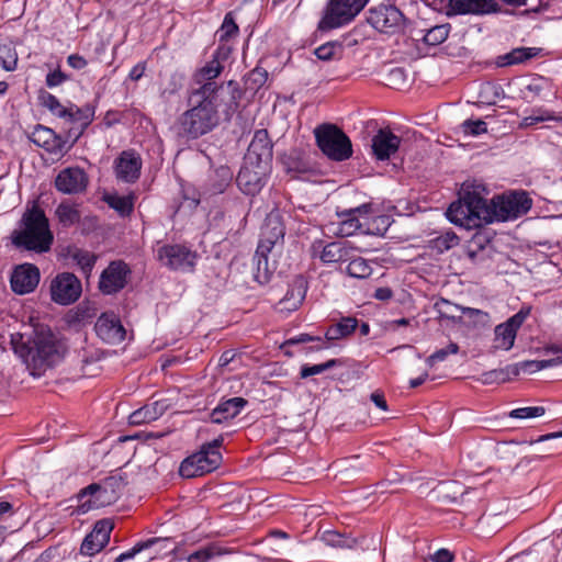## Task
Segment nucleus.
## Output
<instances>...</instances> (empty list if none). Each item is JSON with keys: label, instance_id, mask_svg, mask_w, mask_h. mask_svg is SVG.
Wrapping results in <instances>:
<instances>
[{"label": "nucleus", "instance_id": "13d9d810", "mask_svg": "<svg viewBox=\"0 0 562 562\" xmlns=\"http://www.w3.org/2000/svg\"><path fill=\"white\" fill-rule=\"evenodd\" d=\"M156 542L155 539H150L144 542L136 543L132 549L122 552L119 554L115 559V562H124L126 560L133 559L137 553L142 552L143 550L149 548Z\"/></svg>", "mask_w": 562, "mask_h": 562}, {"label": "nucleus", "instance_id": "0eeeda50", "mask_svg": "<svg viewBox=\"0 0 562 562\" xmlns=\"http://www.w3.org/2000/svg\"><path fill=\"white\" fill-rule=\"evenodd\" d=\"M316 144L322 153L331 160L344 161L351 157L350 138L335 124L324 123L315 127Z\"/></svg>", "mask_w": 562, "mask_h": 562}, {"label": "nucleus", "instance_id": "338daca9", "mask_svg": "<svg viewBox=\"0 0 562 562\" xmlns=\"http://www.w3.org/2000/svg\"><path fill=\"white\" fill-rule=\"evenodd\" d=\"M67 64L74 69L81 70L88 65V61L79 54H71L67 57Z\"/></svg>", "mask_w": 562, "mask_h": 562}, {"label": "nucleus", "instance_id": "69168bd1", "mask_svg": "<svg viewBox=\"0 0 562 562\" xmlns=\"http://www.w3.org/2000/svg\"><path fill=\"white\" fill-rule=\"evenodd\" d=\"M430 559L432 562H452L454 554L450 550L441 548L437 550Z\"/></svg>", "mask_w": 562, "mask_h": 562}, {"label": "nucleus", "instance_id": "c85d7f7f", "mask_svg": "<svg viewBox=\"0 0 562 562\" xmlns=\"http://www.w3.org/2000/svg\"><path fill=\"white\" fill-rule=\"evenodd\" d=\"M546 353H557V358H546L542 360H527L519 363L512 364V373L513 376L519 375L522 373H535L537 371L562 366V348L558 346H550L544 349Z\"/></svg>", "mask_w": 562, "mask_h": 562}, {"label": "nucleus", "instance_id": "3c124183", "mask_svg": "<svg viewBox=\"0 0 562 562\" xmlns=\"http://www.w3.org/2000/svg\"><path fill=\"white\" fill-rule=\"evenodd\" d=\"M18 54L15 49L8 43L0 42V65L7 71H12L16 68Z\"/></svg>", "mask_w": 562, "mask_h": 562}, {"label": "nucleus", "instance_id": "2f4dec72", "mask_svg": "<svg viewBox=\"0 0 562 562\" xmlns=\"http://www.w3.org/2000/svg\"><path fill=\"white\" fill-rule=\"evenodd\" d=\"M449 4L459 14H487L498 10L495 0H449Z\"/></svg>", "mask_w": 562, "mask_h": 562}, {"label": "nucleus", "instance_id": "f257e3e1", "mask_svg": "<svg viewBox=\"0 0 562 562\" xmlns=\"http://www.w3.org/2000/svg\"><path fill=\"white\" fill-rule=\"evenodd\" d=\"M11 344L15 355L30 368L42 371L54 367L64 358L67 347L47 326L37 325L32 334H12Z\"/></svg>", "mask_w": 562, "mask_h": 562}, {"label": "nucleus", "instance_id": "9b49d317", "mask_svg": "<svg viewBox=\"0 0 562 562\" xmlns=\"http://www.w3.org/2000/svg\"><path fill=\"white\" fill-rule=\"evenodd\" d=\"M285 228L278 214H269L261 228L260 239L257 246L259 255L271 254L278 257L283 247Z\"/></svg>", "mask_w": 562, "mask_h": 562}, {"label": "nucleus", "instance_id": "49530a36", "mask_svg": "<svg viewBox=\"0 0 562 562\" xmlns=\"http://www.w3.org/2000/svg\"><path fill=\"white\" fill-rule=\"evenodd\" d=\"M391 225V218L387 215H379L372 218L367 215L366 234L383 236Z\"/></svg>", "mask_w": 562, "mask_h": 562}, {"label": "nucleus", "instance_id": "4c0bfd02", "mask_svg": "<svg viewBox=\"0 0 562 562\" xmlns=\"http://www.w3.org/2000/svg\"><path fill=\"white\" fill-rule=\"evenodd\" d=\"M358 326L355 317H341L339 322L329 326L325 333L328 340H338L351 335Z\"/></svg>", "mask_w": 562, "mask_h": 562}, {"label": "nucleus", "instance_id": "423d86ee", "mask_svg": "<svg viewBox=\"0 0 562 562\" xmlns=\"http://www.w3.org/2000/svg\"><path fill=\"white\" fill-rule=\"evenodd\" d=\"M223 438L218 437L211 442L201 446L200 450L187 457L179 467L182 477L191 479L201 476L216 470L222 462L220 447Z\"/></svg>", "mask_w": 562, "mask_h": 562}, {"label": "nucleus", "instance_id": "a19ab883", "mask_svg": "<svg viewBox=\"0 0 562 562\" xmlns=\"http://www.w3.org/2000/svg\"><path fill=\"white\" fill-rule=\"evenodd\" d=\"M346 267L348 276L356 279H366L372 274V268L369 261L362 257H356L355 251L351 252V259Z\"/></svg>", "mask_w": 562, "mask_h": 562}, {"label": "nucleus", "instance_id": "e2e57ef3", "mask_svg": "<svg viewBox=\"0 0 562 562\" xmlns=\"http://www.w3.org/2000/svg\"><path fill=\"white\" fill-rule=\"evenodd\" d=\"M463 313L472 318L476 324L486 326L490 323V315L486 312H483L481 310L467 307L463 310Z\"/></svg>", "mask_w": 562, "mask_h": 562}, {"label": "nucleus", "instance_id": "72a5a7b5", "mask_svg": "<svg viewBox=\"0 0 562 562\" xmlns=\"http://www.w3.org/2000/svg\"><path fill=\"white\" fill-rule=\"evenodd\" d=\"M276 261L277 257H271V254L259 255L256 250L252 268L255 281L261 285L267 284L276 271Z\"/></svg>", "mask_w": 562, "mask_h": 562}, {"label": "nucleus", "instance_id": "774afa93", "mask_svg": "<svg viewBox=\"0 0 562 562\" xmlns=\"http://www.w3.org/2000/svg\"><path fill=\"white\" fill-rule=\"evenodd\" d=\"M211 558V553L205 550H198L189 555L188 562H206Z\"/></svg>", "mask_w": 562, "mask_h": 562}, {"label": "nucleus", "instance_id": "0e129e2a", "mask_svg": "<svg viewBox=\"0 0 562 562\" xmlns=\"http://www.w3.org/2000/svg\"><path fill=\"white\" fill-rule=\"evenodd\" d=\"M336 46L333 43H326L315 49L318 59L329 60L335 55Z\"/></svg>", "mask_w": 562, "mask_h": 562}, {"label": "nucleus", "instance_id": "a18cd8bd", "mask_svg": "<svg viewBox=\"0 0 562 562\" xmlns=\"http://www.w3.org/2000/svg\"><path fill=\"white\" fill-rule=\"evenodd\" d=\"M449 25L448 24H441V25H435L431 29L427 30L426 32L420 31L423 33V41L430 46H436L441 43H443L448 35H449Z\"/></svg>", "mask_w": 562, "mask_h": 562}, {"label": "nucleus", "instance_id": "473e14b6", "mask_svg": "<svg viewBox=\"0 0 562 562\" xmlns=\"http://www.w3.org/2000/svg\"><path fill=\"white\" fill-rule=\"evenodd\" d=\"M247 405L243 397H232L221 402L211 413V420L214 424H222L236 417Z\"/></svg>", "mask_w": 562, "mask_h": 562}, {"label": "nucleus", "instance_id": "9d476101", "mask_svg": "<svg viewBox=\"0 0 562 562\" xmlns=\"http://www.w3.org/2000/svg\"><path fill=\"white\" fill-rule=\"evenodd\" d=\"M368 23L376 31L385 34H395L404 31L406 19L395 5H379L368 12Z\"/></svg>", "mask_w": 562, "mask_h": 562}, {"label": "nucleus", "instance_id": "ea45409f", "mask_svg": "<svg viewBox=\"0 0 562 562\" xmlns=\"http://www.w3.org/2000/svg\"><path fill=\"white\" fill-rule=\"evenodd\" d=\"M527 91L532 94V99L538 98L543 101H551L557 98L555 92L551 90L550 81L543 77L533 79L527 86Z\"/></svg>", "mask_w": 562, "mask_h": 562}, {"label": "nucleus", "instance_id": "4be33fe9", "mask_svg": "<svg viewBox=\"0 0 562 562\" xmlns=\"http://www.w3.org/2000/svg\"><path fill=\"white\" fill-rule=\"evenodd\" d=\"M244 160L248 164L271 166L272 145L269 140L267 131L259 130L255 133Z\"/></svg>", "mask_w": 562, "mask_h": 562}, {"label": "nucleus", "instance_id": "1a4fd4ad", "mask_svg": "<svg viewBox=\"0 0 562 562\" xmlns=\"http://www.w3.org/2000/svg\"><path fill=\"white\" fill-rule=\"evenodd\" d=\"M531 207V200L526 192H513L495 196L487 202L491 214L490 223L494 221H510L526 214Z\"/></svg>", "mask_w": 562, "mask_h": 562}, {"label": "nucleus", "instance_id": "680f3d73", "mask_svg": "<svg viewBox=\"0 0 562 562\" xmlns=\"http://www.w3.org/2000/svg\"><path fill=\"white\" fill-rule=\"evenodd\" d=\"M69 77L64 74L60 69H56L46 75L45 83L48 88H56L67 81Z\"/></svg>", "mask_w": 562, "mask_h": 562}, {"label": "nucleus", "instance_id": "c9c22d12", "mask_svg": "<svg viewBox=\"0 0 562 562\" xmlns=\"http://www.w3.org/2000/svg\"><path fill=\"white\" fill-rule=\"evenodd\" d=\"M540 48L537 47H517L507 54L497 57L499 67L521 64L539 55Z\"/></svg>", "mask_w": 562, "mask_h": 562}, {"label": "nucleus", "instance_id": "58836bf2", "mask_svg": "<svg viewBox=\"0 0 562 562\" xmlns=\"http://www.w3.org/2000/svg\"><path fill=\"white\" fill-rule=\"evenodd\" d=\"M67 258L80 267L85 274H89L97 261V257L88 250L78 247L67 248Z\"/></svg>", "mask_w": 562, "mask_h": 562}, {"label": "nucleus", "instance_id": "c756f323", "mask_svg": "<svg viewBox=\"0 0 562 562\" xmlns=\"http://www.w3.org/2000/svg\"><path fill=\"white\" fill-rule=\"evenodd\" d=\"M95 108L91 104H86L81 108L70 104L64 121L72 124L74 127L70 132L75 135V140L82 135L85 130L92 123L94 119Z\"/></svg>", "mask_w": 562, "mask_h": 562}, {"label": "nucleus", "instance_id": "a878e982", "mask_svg": "<svg viewBox=\"0 0 562 562\" xmlns=\"http://www.w3.org/2000/svg\"><path fill=\"white\" fill-rule=\"evenodd\" d=\"M40 282V270L31 263L16 267L11 276V288L18 294L32 292Z\"/></svg>", "mask_w": 562, "mask_h": 562}, {"label": "nucleus", "instance_id": "cd10ccee", "mask_svg": "<svg viewBox=\"0 0 562 562\" xmlns=\"http://www.w3.org/2000/svg\"><path fill=\"white\" fill-rule=\"evenodd\" d=\"M401 145V138L390 130L381 128L372 138V153L378 160H387L394 156Z\"/></svg>", "mask_w": 562, "mask_h": 562}, {"label": "nucleus", "instance_id": "4d7b16f0", "mask_svg": "<svg viewBox=\"0 0 562 562\" xmlns=\"http://www.w3.org/2000/svg\"><path fill=\"white\" fill-rule=\"evenodd\" d=\"M461 130L464 135L479 136L487 132L486 123L482 120H465L461 124Z\"/></svg>", "mask_w": 562, "mask_h": 562}, {"label": "nucleus", "instance_id": "8fccbe9b", "mask_svg": "<svg viewBox=\"0 0 562 562\" xmlns=\"http://www.w3.org/2000/svg\"><path fill=\"white\" fill-rule=\"evenodd\" d=\"M323 541L330 547L351 549L356 546V540L346 537L337 531L328 530L322 536Z\"/></svg>", "mask_w": 562, "mask_h": 562}, {"label": "nucleus", "instance_id": "052dcab7", "mask_svg": "<svg viewBox=\"0 0 562 562\" xmlns=\"http://www.w3.org/2000/svg\"><path fill=\"white\" fill-rule=\"evenodd\" d=\"M555 120V116L551 113H549L548 111H543L540 115H530V116H526L521 120L520 122V127H530L532 125H536L538 123H541V122H546V121H553Z\"/></svg>", "mask_w": 562, "mask_h": 562}, {"label": "nucleus", "instance_id": "c03bdc74", "mask_svg": "<svg viewBox=\"0 0 562 562\" xmlns=\"http://www.w3.org/2000/svg\"><path fill=\"white\" fill-rule=\"evenodd\" d=\"M38 100L53 115L63 120L66 117L68 106L63 105L54 94L47 91H40Z\"/></svg>", "mask_w": 562, "mask_h": 562}, {"label": "nucleus", "instance_id": "b1692460", "mask_svg": "<svg viewBox=\"0 0 562 562\" xmlns=\"http://www.w3.org/2000/svg\"><path fill=\"white\" fill-rule=\"evenodd\" d=\"M558 550L553 540L542 539L528 550L513 557L508 562H554Z\"/></svg>", "mask_w": 562, "mask_h": 562}, {"label": "nucleus", "instance_id": "aec40b11", "mask_svg": "<svg viewBox=\"0 0 562 562\" xmlns=\"http://www.w3.org/2000/svg\"><path fill=\"white\" fill-rule=\"evenodd\" d=\"M88 183L87 173L79 167L65 168L55 179V188L64 194L81 193L87 189Z\"/></svg>", "mask_w": 562, "mask_h": 562}, {"label": "nucleus", "instance_id": "412c9836", "mask_svg": "<svg viewBox=\"0 0 562 562\" xmlns=\"http://www.w3.org/2000/svg\"><path fill=\"white\" fill-rule=\"evenodd\" d=\"M113 529V524L109 519L99 520L93 530L83 539L80 552L83 555L92 557L100 552L105 544L110 541V535Z\"/></svg>", "mask_w": 562, "mask_h": 562}, {"label": "nucleus", "instance_id": "6e6d98bb", "mask_svg": "<svg viewBox=\"0 0 562 562\" xmlns=\"http://www.w3.org/2000/svg\"><path fill=\"white\" fill-rule=\"evenodd\" d=\"M459 351V346L454 342H450L446 348H441L430 355L426 362L429 367L435 366L437 362H442L449 355H456Z\"/></svg>", "mask_w": 562, "mask_h": 562}, {"label": "nucleus", "instance_id": "4468645a", "mask_svg": "<svg viewBox=\"0 0 562 562\" xmlns=\"http://www.w3.org/2000/svg\"><path fill=\"white\" fill-rule=\"evenodd\" d=\"M81 291L80 280L70 272L57 274L50 283L52 300L60 305H69L76 302Z\"/></svg>", "mask_w": 562, "mask_h": 562}, {"label": "nucleus", "instance_id": "5fc2aeb1", "mask_svg": "<svg viewBox=\"0 0 562 562\" xmlns=\"http://www.w3.org/2000/svg\"><path fill=\"white\" fill-rule=\"evenodd\" d=\"M546 408L543 406L519 407L509 412V417L518 419L537 418L543 416Z\"/></svg>", "mask_w": 562, "mask_h": 562}, {"label": "nucleus", "instance_id": "6e6552de", "mask_svg": "<svg viewBox=\"0 0 562 562\" xmlns=\"http://www.w3.org/2000/svg\"><path fill=\"white\" fill-rule=\"evenodd\" d=\"M369 0H328L317 29L322 32L346 26L363 10Z\"/></svg>", "mask_w": 562, "mask_h": 562}, {"label": "nucleus", "instance_id": "ddd939ff", "mask_svg": "<svg viewBox=\"0 0 562 562\" xmlns=\"http://www.w3.org/2000/svg\"><path fill=\"white\" fill-rule=\"evenodd\" d=\"M371 212L370 204H361L353 209L337 212L339 222L334 233L341 237H348L356 234H366L367 215Z\"/></svg>", "mask_w": 562, "mask_h": 562}, {"label": "nucleus", "instance_id": "7ed1b4c3", "mask_svg": "<svg viewBox=\"0 0 562 562\" xmlns=\"http://www.w3.org/2000/svg\"><path fill=\"white\" fill-rule=\"evenodd\" d=\"M12 244L19 248L42 254L49 250L54 236L49 229L48 218L34 202L26 207L20 221V227L12 233Z\"/></svg>", "mask_w": 562, "mask_h": 562}, {"label": "nucleus", "instance_id": "79ce46f5", "mask_svg": "<svg viewBox=\"0 0 562 562\" xmlns=\"http://www.w3.org/2000/svg\"><path fill=\"white\" fill-rule=\"evenodd\" d=\"M105 202L122 216L130 215L134 209L133 195H108Z\"/></svg>", "mask_w": 562, "mask_h": 562}, {"label": "nucleus", "instance_id": "6ab92c4d", "mask_svg": "<svg viewBox=\"0 0 562 562\" xmlns=\"http://www.w3.org/2000/svg\"><path fill=\"white\" fill-rule=\"evenodd\" d=\"M131 270L124 261H112L101 273L100 291L108 295L117 293L126 285Z\"/></svg>", "mask_w": 562, "mask_h": 562}, {"label": "nucleus", "instance_id": "2eb2a0df", "mask_svg": "<svg viewBox=\"0 0 562 562\" xmlns=\"http://www.w3.org/2000/svg\"><path fill=\"white\" fill-rule=\"evenodd\" d=\"M271 166L248 164L244 160L236 179L238 188L248 195L259 193L267 182Z\"/></svg>", "mask_w": 562, "mask_h": 562}, {"label": "nucleus", "instance_id": "39448f33", "mask_svg": "<svg viewBox=\"0 0 562 562\" xmlns=\"http://www.w3.org/2000/svg\"><path fill=\"white\" fill-rule=\"evenodd\" d=\"M223 70V66L220 63L217 56H214L212 60L207 61L203 67L198 69L193 75L194 85L199 86L192 90L193 95H202L201 91L204 87H212V97L221 98V100L227 99L225 102V109L223 113L226 119H231L238 108V101L240 98V91L238 89L231 90L233 81H228L227 86L218 85L214 81Z\"/></svg>", "mask_w": 562, "mask_h": 562}, {"label": "nucleus", "instance_id": "de8ad7c7", "mask_svg": "<svg viewBox=\"0 0 562 562\" xmlns=\"http://www.w3.org/2000/svg\"><path fill=\"white\" fill-rule=\"evenodd\" d=\"M513 376L510 366H507L503 369H495L487 372H484L477 380L482 384H493V383H505L510 380Z\"/></svg>", "mask_w": 562, "mask_h": 562}, {"label": "nucleus", "instance_id": "603ef678", "mask_svg": "<svg viewBox=\"0 0 562 562\" xmlns=\"http://www.w3.org/2000/svg\"><path fill=\"white\" fill-rule=\"evenodd\" d=\"M432 248L445 252L459 244V237L453 232H446L431 240Z\"/></svg>", "mask_w": 562, "mask_h": 562}, {"label": "nucleus", "instance_id": "393cba45", "mask_svg": "<svg viewBox=\"0 0 562 562\" xmlns=\"http://www.w3.org/2000/svg\"><path fill=\"white\" fill-rule=\"evenodd\" d=\"M142 159L133 150H124L114 161V171L119 180L133 183L140 176Z\"/></svg>", "mask_w": 562, "mask_h": 562}, {"label": "nucleus", "instance_id": "20e7f679", "mask_svg": "<svg viewBox=\"0 0 562 562\" xmlns=\"http://www.w3.org/2000/svg\"><path fill=\"white\" fill-rule=\"evenodd\" d=\"M479 189L480 187L462 189L458 201L452 202L446 213L451 223L467 229L490 223L492 213L487 210V200Z\"/></svg>", "mask_w": 562, "mask_h": 562}, {"label": "nucleus", "instance_id": "f3484780", "mask_svg": "<svg viewBox=\"0 0 562 562\" xmlns=\"http://www.w3.org/2000/svg\"><path fill=\"white\" fill-rule=\"evenodd\" d=\"M30 140L36 146L44 148L48 154L58 158L67 154L72 146V143L69 144L52 128L43 125L34 127L33 132L30 134Z\"/></svg>", "mask_w": 562, "mask_h": 562}, {"label": "nucleus", "instance_id": "bf43d9fd", "mask_svg": "<svg viewBox=\"0 0 562 562\" xmlns=\"http://www.w3.org/2000/svg\"><path fill=\"white\" fill-rule=\"evenodd\" d=\"M510 7L528 5L530 11L538 12L548 5V0H501Z\"/></svg>", "mask_w": 562, "mask_h": 562}, {"label": "nucleus", "instance_id": "e433bc0d", "mask_svg": "<svg viewBox=\"0 0 562 562\" xmlns=\"http://www.w3.org/2000/svg\"><path fill=\"white\" fill-rule=\"evenodd\" d=\"M162 406L155 402L153 404H147L136 411H134L128 416V423L131 425H142L146 423L154 422L158 419L162 415Z\"/></svg>", "mask_w": 562, "mask_h": 562}, {"label": "nucleus", "instance_id": "bb28decb", "mask_svg": "<svg viewBox=\"0 0 562 562\" xmlns=\"http://www.w3.org/2000/svg\"><path fill=\"white\" fill-rule=\"evenodd\" d=\"M113 498L109 495L106 487L100 484H90L79 493V512L86 514L91 509L100 508L111 504Z\"/></svg>", "mask_w": 562, "mask_h": 562}, {"label": "nucleus", "instance_id": "f03ea898", "mask_svg": "<svg viewBox=\"0 0 562 562\" xmlns=\"http://www.w3.org/2000/svg\"><path fill=\"white\" fill-rule=\"evenodd\" d=\"M212 87L206 86L202 95H190L192 108L182 113L178 120V135L195 139L211 132L218 123L217 109L225 106V100L212 97ZM225 108H223L224 110Z\"/></svg>", "mask_w": 562, "mask_h": 562}, {"label": "nucleus", "instance_id": "a211bd4d", "mask_svg": "<svg viewBox=\"0 0 562 562\" xmlns=\"http://www.w3.org/2000/svg\"><path fill=\"white\" fill-rule=\"evenodd\" d=\"M311 249L312 256L318 257L326 265L348 261L351 259V252L355 251L349 241L339 240L324 245L321 239L315 240Z\"/></svg>", "mask_w": 562, "mask_h": 562}, {"label": "nucleus", "instance_id": "7c9ffc66", "mask_svg": "<svg viewBox=\"0 0 562 562\" xmlns=\"http://www.w3.org/2000/svg\"><path fill=\"white\" fill-rule=\"evenodd\" d=\"M492 254V243L487 234L475 233L469 240L465 255L472 263H483L490 259Z\"/></svg>", "mask_w": 562, "mask_h": 562}, {"label": "nucleus", "instance_id": "dca6fc26", "mask_svg": "<svg viewBox=\"0 0 562 562\" xmlns=\"http://www.w3.org/2000/svg\"><path fill=\"white\" fill-rule=\"evenodd\" d=\"M530 313L529 308H522L506 322L497 325L494 329V349L508 351L514 347L518 329L521 327Z\"/></svg>", "mask_w": 562, "mask_h": 562}, {"label": "nucleus", "instance_id": "09e8293b", "mask_svg": "<svg viewBox=\"0 0 562 562\" xmlns=\"http://www.w3.org/2000/svg\"><path fill=\"white\" fill-rule=\"evenodd\" d=\"M238 33H239V27L236 24L232 12H228L224 18L220 30L217 31L218 41L220 42H228L232 38H235L238 35Z\"/></svg>", "mask_w": 562, "mask_h": 562}, {"label": "nucleus", "instance_id": "37998d69", "mask_svg": "<svg viewBox=\"0 0 562 562\" xmlns=\"http://www.w3.org/2000/svg\"><path fill=\"white\" fill-rule=\"evenodd\" d=\"M56 216L63 226H71L79 222L80 213L78 209L68 202L60 203L56 209Z\"/></svg>", "mask_w": 562, "mask_h": 562}, {"label": "nucleus", "instance_id": "f704fd0d", "mask_svg": "<svg viewBox=\"0 0 562 562\" xmlns=\"http://www.w3.org/2000/svg\"><path fill=\"white\" fill-rule=\"evenodd\" d=\"M307 291V284L303 277H295L290 288L284 295V297L280 301V304L284 306V308L289 311L296 310L305 299Z\"/></svg>", "mask_w": 562, "mask_h": 562}, {"label": "nucleus", "instance_id": "864d4df0", "mask_svg": "<svg viewBox=\"0 0 562 562\" xmlns=\"http://www.w3.org/2000/svg\"><path fill=\"white\" fill-rule=\"evenodd\" d=\"M338 364H339V361L337 359H329L326 362L313 364V366L303 364L301 367L300 375L302 379H306L312 375L321 374V373L325 372L326 370L335 368Z\"/></svg>", "mask_w": 562, "mask_h": 562}, {"label": "nucleus", "instance_id": "5701e85b", "mask_svg": "<svg viewBox=\"0 0 562 562\" xmlns=\"http://www.w3.org/2000/svg\"><path fill=\"white\" fill-rule=\"evenodd\" d=\"M97 335L105 342L116 345L124 340L125 329L113 313H103L94 325Z\"/></svg>", "mask_w": 562, "mask_h": 562}, {"label": "nucleus", "instance_id": "f8f14e48", "mask_svg": "<svg viewBox=\"0 0 562 562\" xmlns=\"http://www.w3.org/2000/svg\"><path fill=\"white\" fill-rule=\"evenodd\" d=\"M156 256L162 266L180 271H191L198 259L196 252L183 245H160Z\"/></svg>", "mask_w": 562, "mask_h": 562}]
</instances>
